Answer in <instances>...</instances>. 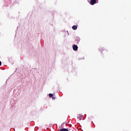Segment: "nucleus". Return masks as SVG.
Masks as SVG:
<instances>
[{
  "label": "nucleus",
  "mask_w": 131,
  "mask_h": 131,
  "mask_svg": "<svg viewBox=\"0 0 131 131\" xmlns=\"http://www.w3.org/2000/svg\"><path fill=\"white\" fill-rule=\"evenodd\" d=\"M96 3H97V0H91L90 5L94 6V5H95V4H96Z\"/></svg>",
  "instance_id": "f03ea898"
},
{
  "label": "nucleus",
  "mask_w": 131,
  "mask_h": 131,
  "mask_svg": "<svg viewBox=\"0 0 131 131\" xmlns=\"http://www.w3.org/2000/svg\"><path fill=\"white\" fill-rule=\"evenodd\" d=\"M78 119H79V120H82V115H79V116H78Z\"/></svg>",
  "instance_id": "20e7f679"
},
{
  "label": "nucleus",
  "mask_w": 131,
  "mask_h": 131,
  "mask_svg": "<svg viewBox=\"0 0 131 131\" xmlns=\"http://www.w3.org/2000/svg\"><path fill=\"white\" fill-rule=\"evenodd\" d=\"M76 39H77L78 42H79V40H80V38L79 37H77Z\"/></svg>",
  "instance_id": "0eeeda50"
},
{
  "label": "nucleus",
  "mask_w": 131,
  "mask_h": 131,
  "mask_svg": "<svg viewBox=\"0 0 131 131\" xmlns=\"http://www.w3.org/2000/svg\"><path fill=\"white\" fill-rule=\"evenodd\" d=\"M73 51H77L78 50V47L76 45H74L73 46Z\"/></svg>",
  "instance_id": "f257e3e1"
},
{
  "label": "nucleus",
  "mask_w": 131,
  "mask_h": 131,
  "mask_svg": "<svg viewBox=\"0 0 131 131\" xmlns=\"http://www.w3.org/2000/svg\"><path fill=\"white\" fill-rule=\"evenodd\" d=\"M60 131H69L68 129H66V128H62L60 130Z\"/></svg>",
  "instance_id": "423d86ee"
},
{
  "label": "nucleus",
  "mask_w": 131,
  "mask_h": 131,
  "mask_svg": "<svg viewBox=\"0 0 131 131\" xmlns=\"http://www.w3.org/2000/svg\"><path fill=\"white\" fill-rule=\"evenodd\" d=\"M72 29H73V30H76V29H77V26H73L72 27Z\"/></svg>",
  "instance_id": "39448f33"
},
{
  "label": "nucleus",
  "mask_w": 131,
  "mask_h": 131,
  "mask_svg": "<svg viewBox=\"0 0 131 131\" xmlns=\"http://www.w3.org/2000/svg\"><path fill=\"white\" fill-rule=\"evenodd\" d=\"M2 66V61H0V66Z\"/></svg>",
  "instance_id": "6e6552de"
},
{
  "label": "nucleus",
  "mask_w": 131,
  "mask_h": 131,
  "mask_svg": "<svg viewBox=\"0 0 131 131\" xmlns=\"http://www.w3.org/2000/svg\"><path fill=\"white\" fill-rule=\"evenodd\" d=\"M49 97L50 98H52L53 100H55V99H56V97H54V95H53V94H49Z\"/></svg>",
  "instance_id": "7ed1b4c3"
}]
</instances>
